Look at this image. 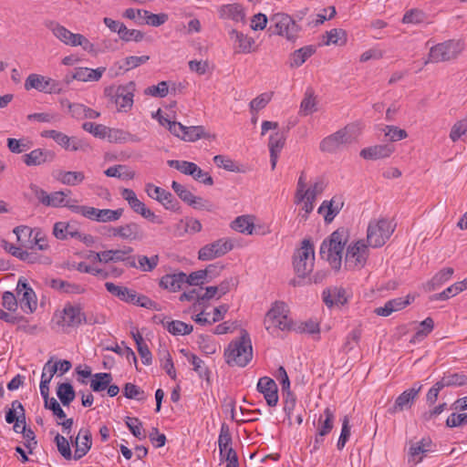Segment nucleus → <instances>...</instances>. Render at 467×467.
Returning <instances> with one entry per match:
<instances>
[{
  "label": "nucleus",
  "instance_id": "1",
  "mask_svg": "<svg viewBox=\"0 0 467 467\" xmlns=\"http://www.w3.org/2000/svg\"><path fill=\"white\" fill-rule=\"evenodd\" d=\"M348 231L345 227L337 228L320 245V256L327 260L331 267L339 270L344 247L348 240Z\"/></svg>",
  "mask_w": 467,
  "mask_h": 467
},
{
  "label": "nucleus",
  "instance_id": "2",
  "mask_svg": "<svg viewBox=\"0 0 467 467\" xmlns=\"http://www.w3.org/2000/svg\"><path fill=\"white\" fill-rule=\"evenodd\" d=\"M225 362L231 366L244 368L253 358V347L250 336L245 329L239 337L233 339L224 349Z\"/></svg>",
  "mask_w": 467,
  "mask_h": 467
},
{
  "label": "nucleus",
  "instance_id": "3",
  "mask_svg": "<svg viewBox=\"0 0 467 467\" xmlns=\"http://www.w3.org/2000/svg\"><path fill=\"white\" fill-rule=\"evenodd\" d=\"M362 126L359 122H352L336 132L325 137L319 143L323 152L336 153L342 145L356 142L361 134Z\"/></svg>",
  "mask_w": 467,
  "mask_h": 467
},
{
  "label": "nucleus",
  "instance_id": "4",
  "mask_svg": "<svg viewBox=\"0 0 467 467\" xmlns=\"http://www.w3.org/2000/svg\"><path fill=\"white\" fill-rule=\"evenodd\" d=\"M288 313L289 310L285 303L275 302L265 315V329L269 333H273L276 328L282 331L290 330L292 328V321L288 318Z\"/></svg>",
  "mask_w": 467,
  "mask_h": 467
},
{
  "label": "nucleus",
  "instance_id": "5",
  "mask_svg": "<svg viewBox=\"0 0 467 467\" xmlns=\"http://www.w3.org/2000/svg\"><path fill=\"white\" fill-rule=\"evenodd\" d=\"M463 50V43L460 40H447L437 44L430 49L429 59L425 61V65L429 62L439 63L456 59Z\"/></svg>",
  "mask_w": 467,
  "mask_h": 467
},
{
  "label": "nucleus",
  "instance_id": "6",
  "mask_svg": "<svg viewBox=\"0 0 467 467\" xmlns=\"http://www.w3.org/2000/svg\"><path fill=\"white\" fill-rule=\"evenodd\" d=\"M315 249L313 243L305 239L302 246L295 253L294 268L298 277L305 278L314 268Z\"/></svg>",
  "mask_w": 467,
  "mask_h": 467
},
{
  "label": "nucleus",
  "instance_id": "7",
  "mask_svg": "<svg viewBox=\"0 0 467 467\" xmlns=\"http://www.w3.org/2000/svg\"><path fill=\"white\" fill-rule=\"evenodd\" d=\"M394 232V226L385 218L371 221L367 230L368 245L378 248L383 246Z\"/></svg>",
  "mask_w": 467,
  "mask_h": 467
},
{
  "label": "nucleus",
  "instance_id": "8",
  "mask_svg": "<svg viewBox=\"0 0 467 467\" xmlns=\"http://www.w3.org/2000/svg\"><path fill=\"white\" fill-rule=\"evenodd\" d=\"M270 20L273 25L270 26L268 30L272 31V34L285 36L291 42L296 41L301 27L290 16L277 13L273 15Z\"/></svg>",
  "mask_w": 467,
  "mask_h": 467
},
{
  "label": "nucleus",
  "instance_id": "9",
  "mask_svg": "<svg viewBox=\"0 0 467 467\" xmlns=\"http://www.w3.org/2000/svg\"><path fill=\"white\" fill-rule=\"evenodd\" d=\"M135 87L133 81L117 88L109 87L105 88V95L109 98L111 102L115 103L119 111L127 112L133 105Z\"/></svg>",
  "mask_w": 467,
  "mask_h": 467
},
{
  "label": "nucleus",
  "instance_id": "10",
  "mask_svg": "<svg viewBox=\"0 0 467 467\" xmlns=\"http://www.w3.org/2000/svg\"><path fill=\"white\" fill-rule=\"evenodd\" d=\"M233 439L228 424L223 422L218 438L221 460L227 462L226 467H239L238 456L232 447Z\"/></svg>",
  "mask_w": 467,
  "mask_h": 467
},
{
  "label": "nucleus",
  "instance_id": "11",
  "mask_svg": "<svg viewBox=\"0 0 467 467\" xmlns=\"http://www.w3.org/2000/svg\"><path fill=\"white\" fill-rule=\"evenodd\" d=\"M368 246L363 240L350 244L345 255V265L349 269L364 267L368 257Z\"/></svg>",
  "mask_w": 467,
  "mask_h": 467
},
{
  "label": "nucleus",
  "instance_id": "12",
  "mask_svg": "<svg viewBox=\"0 0 467 467\" xmlns=\"http://www.w3.org/2000/svg\"><path fill=\"white\" fill-rule=\"evenodd\" d=\"M25 88L30 90L35 88L40 92L48 94H59L63 91L60 82L38 74H30L25 81Z\"/></svg>",
  "mask_w": 467,
  "mask_h": 467
},
{
  "label": "nucleus",
  "instance_id": "13",
  "mask_svg": "<svg viewBox=\"0 0 467 467\" xmlns=\"http://www.w3.org/2000/svg\"><path fill=\"white\" fill-rule=\"evenodd\" d=\"M122 198L128 202L130 207L134 213L140 214L143 218L151 223L161 224L163 222L160 216L156 215L150 209H149L144 202L140 201L131 189L123 188L120 192Z\"/></svg>",
  "mask_w": 467,
  "mask_h": 467
},
{
  "label": "nucleus",
  "instance_id": "14",
  "mask_svg": "<svg viewBox=\"0 0 467 467\" xmlns=\"http://www.w3.org/2000/svg\"><path fill=\"white\" fill-rule=\"evenodd\" d=\"M16 291L22 310L27 314L33 313L37 306L36 296L26 278L21 276L18 279Z\"/></svg>",
  "mask_w": 467,
  "mask_h": 467
},
{
  "label": "nucleus",
  "instance_id": "15",
  "mask_svg": "<svg viewBox=\"0 0 467 467\" xmlns=\"http://www.w3.org/2000/svg\"><path fill=\"white\" fill-rule=\"evenodd\" d=\"M234 245L229 239H218L213 243L202 246L198 252V259L209 261L226 254L233 249Z\"/></svg>",
  "mask_w": 467,
  "mask_h": 467
},
{
  "label": "nucleus",
  "instance_id": "16",
  "mask_svg": "<svg viewBox=\"0 0 467 467\" xmlns=\"http://www.w3.org/2000/svg\"><path fill=\"white\" fill-rule=\"evenodd\" d=\"M145 192L149 197L158 201L165 209L174 212L180 209V202L170 192L152 183L146 184Z\"/></svg>",
  "mask_w": 467,
  "mask_h": 467
},
{
  "label": "nucleus",
  "instance_id": "17",
  "mask_svg": "<svg viewBox=\"0 0 467 467\" xmlns=\"http://www.w3.org/2000/svg\"><path fill=\"white\" fill-rule=\"evenodd\" d=\"M421 388L422 385H420L419 388H410L404 390L396 398L394 404L388 409V413L394 415L398 412L410 409L418 398Z\"/></svg>",
  "mask_w": 467,
  "mask_h": 467
},
{
  "label": "nucleus",
  "instance_id": "18",
  "mask_svg": "<svg viewBox=\"0 0 467 467\" xmlns=\"http://www.w3.org/2000/svg\"><path fill=\"white\" fill-rule=\"evenodd\" d=\"M82 322L92 325L96 321L92 322L91 319H87V317L78 306L67 305L64 307L61 321L63 326L78 327Z\"/></svg>",
  "mask_w": 467,
  "mask_h": 467
},
{
  "label": "nucleus",
  "instance_id": "19",
  "mask_svg": "<svg viewBox=\"0 0 467 467\" xmlns=\"http://www.w3.org/2000/svg\"><path fill=\"white\" fill-rule=\"evenodd\" d=\"M257 390L264 394L266 403L274 407L278 402L277 385L274 379L268 377H263L257 383Z\"/></svg>",
  "mask_w": 467,
  "mask_h": 467
},
{
  "label": "nucleus",
  "instance_id": "20",
  "mask_svg": "<svg viewBox=\"0 0 467 467\" xmlns=\"http://www.w3.org/2000/svg\"><path fill=\"white\" fill-rule=\"evenodd\" d=\"M74 460L78 461L83 458L92 446V435L88 429L82 428L79 430L75 442Z\"/></svg>",
  "mask_w": 467,
  "mask_h": 467
},
{
  "label": "nucleus",
  "instance_id": "21",
  "mask_svg": "<svg viewBox=\"0 0 467 467\" xmlns=\"http://www.w3.org/2000/svg\"><path fill=\"white\" fill-rule=\"evenodd\" d=\"M322 296L328 307L341 306L348 302L347 292L343 287H328L323 291Z\"/></svg>",
  "mask_w": 467,
  "mask_h": 467
},
{
  "label": "nucleus",
  "instance_id": "22",
  "mask_svg": "<svg viewBox=\"0 0 467 467\" xmlns=\"http://www.w3.org/2000/svg\"><path fill=\"white\" fill-rule=\"evenodd\" d=\"M285 133L280 130H277L269 137L268 147L272 170H275L276 166L278 155L285 146Z\"/></svg>",
  "mask_w": 467,
  "mask_h": 467
},
{
  "label": "nucleus",
  "instance_id": "23",
  "mask_svg": "<svg viewBox=\"0 0 467 467\" xmlns=\"http://www.w3.org/2000/svg\"><path fill=\"white\" fill-rule=\"evenodd\" d=\"M394 151V146L391 144H379L360 150L359 155L365 160H379L389 157Z\"/></svg>",
  "mask_w": 467,
  "mask_h": 467
},
{
  "label": "nucleus",
  "instance_id": "24",
  "mask_svg": "<svg viewBox=\"0 0 467 467\" xmlns=\"http://www.w3.org/2000/svg\"><path fill=\"white\" fill-rule=\"evenodd\" d=\"M105 287L107 291L110 293L112 296L118 297L119 299L126 303L134 305V302L138 296L135 290L126 286L115 285L114 283L111 282H107L105 284Z\"/></svg>",
  "mask_w": 467,
  "mask_h": 467
},
{
  "label": "nucleus",
  "instance_id": "25",
  "mask_svg": "<svg viewBox=\"0 0 467 467\" xmlns=\"http://www.w3.org/2000/svg\"><path fill=\"white\" fill-rule=\"evenodd\" d=\"M185 281H187L186 274L183 272L168 274L161 278L159 285L170 292H176L182 288V285L185 284Z\"/></svg>",
  "mask_w": 467,
  "mask_h": 467
},
{
  "label": "nucleus",
  "instance_id": "26",
  "mask_svg": "<svg viewBox=\"0 0 467 467\" xmlns=\"http://www.w3.org/2000/svg\"><path fill=\"white\" fill-rule=\"evenodd\" d=\"M317 51L315 46H305L297 50H295L289 57V67L296 68L302 66L307 58L314 55Z\"/></svg>",
  "mask_w": 467,
  "mask_h": 467
},
{
  "label": "nucleus",
  "instance_id": "27",
  "mask_svg": "<svg viewBox=\"0 0 467 467\" xmlns=\"http://www.w3.org/2000/svg\"><path fill=\"white\" fill-rule=\"evenodd\" d=\"M220 17L223 19H231L236 22L244 21L245 14L240 4L223 5L219 9Z\"/></svg>",
  "mask_w": 467,
  "mask_h": 467
},
{
  "label": "nucleus",
  "instance_id": "28",
  "mask_svg": "<svg viewBox=\"0 0 467 467\" xmlns=\"http://www.w3.org/2000/svg\"><path fill=\"white\" fill-rule=\"evenodd\" d=\"M144 236L142 228L135 222L120 225V238L123 240L141 241Z\"/></svg>",
  "mask_w": 467,
  "mask_h": 467
},
{
  "label": "nucleus",
  "instance_id": "29",
  "mask_svg": "<svg viewBox=\"0 0 467 467\" xmlns=\"http://www.w3.org/2000/svg\"><path fill=\"white\" fill-rule=\"evenodd\" d=\"M230 37L232 40L234 39L235 43H238V49L235 50L236 53L248 54L252 52V47L254 44L253 37L244 35L242 32L235 29L230 32Z\"/></svg>",
  "mask_w": 467,
  "mask_h": 467
},
{
  "label": "nucleus",
  "instance_id": "30",
  "mask_svg": "<svg viewBox=\"0 0 467 467\" xmlns=\"http://www.w3.org/2000/svg\"><path fill=\"white\" fill-rule=\"evenodd\" d=\"M335 420L334 411L330 408H326L323 414L318 419V435L326 436L333 429Z\"/></svg>",
  "mask_w": 467,
  "mask_h": 467
},
{
  "label": "nucleus",
  "instance_id": "31",
  "mask_svg": "<svg viewBox=\"0 0 467 467\" xmlns=\"http://www.w3.org/2000/svg\"><path fill=\"white\" fill-rule=\"evenodd\" d=\"M454 273V269L452 267H445L440 270L427 283V288L429 291H433L440 286H441L444 283H446Z\"/></svg>",
  "mask_w": 467,
  "mask_h": 467
},
{
  "label": "nucleus",
  "instance_id": "32",
  "mask_svg": "<svg viewBox=\"0 0 467 467\" xmlns=\"http://www.w3.org/2000/svg\"><path fill=\"white\" fill-rule=\"evenodd\" d=\"M53 234L59 240H65L68 235L74 238L81 237L78 230L73 229L69 223L64 222H57L54 224Z\"/></svg>",
  "mask_w": 467,
  "mask_h": 467
},
{
  "label": "nucleus",
  "instance_id": "33",
  "mask_svg": "<svg viewBox=\"0 0 467 467\" xmlns=\"http://www.w3.org/2000/svg\"><path fill=\"white\" fill-rule=\"evenodd\" d=\"M109 142L115 143H124L129 140L133 142H139L140 140L136 135L130 134L128 131L118 130V129H109L106 136Z\"/></svg>",
  "mask_w": 467,
  "mask_h": 467
},
{
  "label": "nucleus",
  "instance_id": "34",
  "mask_svg": "<svg viewBox=\"0 0 467 467\" xmlns=\"http://www.w3.org/2000/svg\"><path fill=\"white\" fill-rule=\"evenodd\" d=\"M57 395L64 406H68L76 398L75 389L68 382H63L57 385Z\"/></svg>",
  "mask_w": 467,
  "mask_h": 467
},
{
  "label": "nucleus",
  "instance_id": "35",
  "mask_svg": "<svg viewBox=\"0 0 467 467\" xmlns=\"http://www.w3.org/2000/svg\"><path fill=\"white\" fill-rule=\"evenodd\" d=\"M181 352L187 358V359L193 366V370L199 375L202 379H209L210 371L204 362L197 357L195 354H191L186 352L184 349H182Z\"/></svg>",
  "mask_w": 467,
  "mask_h": 467
},
{
  "label": "nucleus",
  "instance_id": "36",
  "mask_svg": "<svg viewBox=\"0 0 467 467\" xmlns=\"http://www.w3.org/2000/svg\"><path fill=\"white\" fill-rule=\"evenodd\" d=\"M214 135L211 136L210 133L206 132L203 126H185L184 135L182 136V140L187 141H195L202 138L214 139Z\"/></svg>",
  "mask_w": 467,
  "mask_h": 467
},
{
  "label": "nucleus",
  "instance_id": "37",
  "mask_svg": "<svg viewBox=\"0 0 467 467\" xmlns=\"http://www.w3.org/2000/svg\"><path fill=\"white\" fill-rule=\"evenodd\" d=\"M231 227L239 233L252 234L254 225L249 216L241 215L232 222Z\"/></svg>",
  "mask_w": 467,
  "mask_h": 467
},
{
  "label": "nucleus",
  "instance_id": "38",
  "mask_svg": "<svg viewBox=\"0 0 467 467\" xmlns=\"http://www.w3.org/2000/svg\"><path fill=\"white\" fill-rule=\"evenodd\" d=\"M431 443L430 440L422 439L421 441L413 443L410 447L409 451V462H413L414 464H418L422 461V457L416 458L420 454H425L428 450L426 449L427 446Z\"/></svg>",
  "mask_w": 467,
  "mask_h": 467
},
{
  "label": "nucleus",
  "instance_id": "39",
  "mask_svg": "<svg viewBox=\"0 0 467 467\" xmlns=\"http://www.w3.org/2000/svg\"><path fill=\"white\" fill-rule=\"evenodd\" d=\"M111 381L112 376L110 373H96L95 375H93V379L90 382V388L95 392H100L105 390Z\"/></svg>",
  "mask_w": 467,
  "mask_h": 467
},
{
  "label": "nucleus",
  "instance_id": "40",
  "mask_svg": "<svg viewBox=\"0 0 467 467\" xmlns=\"http://www.w3.org/2000/svg\"><path fill=\"white\" fill-rule=\"evenodd\" d=\"M45 25L61 42H63L66 45L68 44V41L72 34L71 31L67 29L65 26L59 25L56 21H47Z\"/></svg>",
  "mask_w": 467,
  "mask_h": 467
},
{
  "label": "nucleus",
  "instance_id": "41",
  "mask_svg": "<svg viewBox=\"0 0 467 467\" xmlns=\"http://www.w3.org/2000/svg\"><path fill=\"white\" fill-rule=\"evenodd\" d=\"M85 175L82 171H64L58 173L57 180L66 185L75 186L82 182Z\"/></svg>",
  "mask_w": 467,
  "mask_h": 467
},
{
  "label": "nucleus",
  "instance_id": "42",
  "mask_svg": "<svg viewBox=\"0 0 467 467\" xmlns=\"http://www.w3.org/2000/svg\"><path fill=\"white\" fill-rule=\"evenodd\" d=\"M47 151H44L41 149H36L23 155V161L27 166H38L47 161Z\"/></svg>",
  "mask_w": 467,
  "mask_h": 467
},
{
  "label": "nucleus",
  "instance_id": "43",
  "mask_svg": "<svg viewBox=\"0 0 467 467\" xmlns=\"http://www.w3.org/2000/svg\"><path fill=\"white\" fill-rule=\"evenodd\" d=\"M169 19L168 14H152L150 11L143 12V21H138V25H148L151 26H160L165 24Z\"/></svg>",
  "mask_w": 467,
  "mask_h": 467
},
{
  "label": "nucleus",
  "instance_id": "44",
  "mask_svg": "<svg viewBox=\"0 0 467 467\" xmlns=\"http://www.w3.org/2000/svg\"><path fill=\"white\" fill-rule=\"evenodd\" d=\"M104 173L108 177H116L119 179L131 180L135 177V172L133 171L128 170L125 165H114L108 168Z\"/></svg>",
  "mask_w": 467,
  "mask_h": 467
},
{
  "label": "nucleus",
  "instance_id": "45",
  "mask_svg": "<svg viewBox=\"0 0 467 467\" xmlns=\"http://www.w3.org/2000/svg\"><path fill=\"white\" fill-rule=\"evenodd\" d=\"M166 329L172 335H189L192 332L193 327L180 320L167 321Z\"/></svg>",
  "mask_w": 467,
  "mask_h": 467
},
{
  "label": "nucleus",
  "instance_id": "46",
  "mask_svg": "<svg viewBox=\"0 0 467 467\" xmlns=\"http://www.w3.org/2000/svg\"><path fill=\"white\" fill-rule=\"evenodd\" d=\"M327 40L324 44L329 46L331 44L343 46L347 43V33L341 28H334L326 32Z\"/></svg>",
  "mask_w": 467,
  "mask_h": 467
},
{
  "label": "nucleus",
  "instance_id": "47",
  "mask_svg": "<svg viewBox=\"0 0 467 467\" xmlns=\"http://www.w3.org/2000/svg\"><path fill=\"white\" fill-rule=\"evenodd\" d=\"M441 389L451 386H463L467 384V376L459 373L444 375L439 381H437Z\"/></svg>",
  "mask_w": 467,
  "mask_h": 467
},
{
  "label": "nucleus",
  "instance_id": "48",
  "mask_svg": "<svg viewBox=\"0 0 467 467\" xmlns=\"http://www.w3.org/2000/svg\"><path fill=\"white\" fill-rule=\"evenodd\" d=\"M317 102L312 89H307L305 93V97L301 101L300 113L304 116L312 114L317 110Z\"/></svg>",
  "mask_w": 467,
  "mask_h": 467
},
{
  "label": "nucleus",
  "instance_id": "49",
  "mask_svg": "<svg viewBox=\"0 0 467 467\" xmlns=\"http://www.w3.org/2000/svg\"><path fill=\"white\" fill-rule=\"evenodd\" d=\"M420 328L410 339V343H416L418 341L423 340L433 330L434 321L431 317H427L422 322H420Z\"/></svg>",
  "mask_w": 467,
  "mask_h": 467
},
{
  "label": "nucleus",
  "instance_id": "50",
  "mask_svg": "<svg viewBox=\"0 0 467 467\" xmlns=\"http://www.w3.org/2000/svg\"><path fill=\"white\" fill-rule=\"evenodd\" d=\"M335 201L332 199L331 201H324L320 207L318 208V213H323L325 210H327V213L324 216L325 221L327 223H330L333 221L334 217L339 213L343 203L338 205H334Z\"/></svg>",
  "mask_w": 467,
  "mask_h": 467
},
{
  "label": "nucleus",
  "instance_id": "51",
  "mask_svg": "<svg viewBox=\"0 0 467 467\" xmlns=\"http://www.w3.org/2000/svg\"><path fill=\"white\" fill-rule=\"evenodd\" d=\"M124 210L119 208L117 210L99 209L98 212L97 222L109 223L118 221L123 214Z\"/></svg>",
  "mask_w": 467,
  "mask_h": 467
},
{
  "label": "nucleus",
  "instance_id": "52",
  "mask_svg": "<svg viewBox=\"0 0 467 467\" xmlns=\"http://www.w3.org/2000/svg\"><path fill=\"white\" fill-rule=\"evenodd\" d=\"M125 423L136 438L139 440L146 438L145 431L142 428V422L138 418L127 417Z\"/></svg>",
  "mask_w": 467,
  "mask_h": 467
},
{
  "label": "nucleus",
  "instance_id": "53",
  "mask_svg": "<svg viewBox=\"0 0 467 467\" xmlns=\"http://www.w3.org/2000/svg\"><path fill=\"white\" fill-rule=\"evenodd\" d=\"M67 208L76 213H79L86 218H88L93 221H97L98 212L99 209L95 207L86 206V205H67Z\"/></svg>",
  "mask_w": 467,
  "mask_h": 467
},
{
  "label": "nucleus",
  "instance_id": "54",
  "mask_svg": "<svg viewBox=\"0 0 467 467\" xmlns=\"http://www.w3.org/2000/svg\"><path fill=\"white\" fill-rule=\"evenodd\" d=\"M54 441L57 447L58 451L66 460L72 459V452L68 441L59 433L55 436Z\"/></svg>",
  "mask_w": 467,
  "mask_h": 467
},
{
  "label": "nucleus",
  "instance_id": "55",
  "mask_svg": "<svg viewBox=\"0 0 467 467\" xmlns=\"http://www.w3.org/2000/svg\"><path fill=\"white\" fill-rule=\"evenodd\" d=\"M168 165L171 168H174L180 171L182 173L185 175H192V171H195L196 164L194 162L187 161H176L171 160L168 161Z\"/></svg>",
  "mask_w": 467,
  "mask_h": 467
},
{
  "label": "nucleus",
  "instance_id": "56",
  "mask_svg": "<svg viewBox=\"0 0 467 467\" xmlns=\"http://www.w3.org/2000/svg\"><path fill=\"white\" fill-rule=\"evenodd\" d=\"M150 59V57L149 56H141V57H137V56H130V57H127L124 60H123V65H120L119 66V69H124L125 71H129L132 68H135L146 62H148Z\"/></svg>",
  "mask_w": 467,
  "mask_h": 467
},
{
  "label": "nucleus",
  "instance_id": "57",
  "mask_svg": "<svg viewBox=\"0 0 467 467\" xmlns=\"http://www.w3.org/2000/svg\"><path fill=\"white\" fill-rule=\"evenodd\" d=\"M138 264V267L140 268L141 271L150 272L158 265L159 255L155 254L151 257H148L146 255H139Z\"/></svg>",
  "mask_w": 467,
  "mask_h": 467
},
{
  "label": "nucleus",
  "instance_id": "58",
  "mask_svg": "<svg viewBox=\"0 0 467 467\" xmlns=\"http://www.w3.org/2000/svg\"><path fill=\"white\" fill-rule=\"evenodd\" d=\"M67 196V193L65 192H55L48 195V199L47 200V205L46 206H52V207H60L65 206L67 207V205H71L69 203V201H67L65 197Z\"/></svg>",
  "mask_w": 467,
  "mask_h": 467
},
{
  "label": "nucleus",
  "instance_id": "59",
  "mask_svg": "<svg viewBox=\"0 0 467 467\" xmlns=\"http://www.w3.org/2000/svg\"><path fill=\"white\" fill-rule=\"evenodd\" d=\"M82 129L95 137L104 139L107 136L108 128L102 124H97L94 122H84Z\"/></svg>",
  "mask_w": 467,
  "mask_h": 467
},
{
  "label": "nucleus",
  "instance_id": "60",
  "mask_svg": "<svg viewBox=\"0 0 467 467\" xmlns=\"http://www.w3.org/2000/svg\"><path fill=\"white\" fill-rule=\"evenodd\" d=\"M123 395L127 399L141 400L144 399V391L133 383H126L123 388Z\"/></svg>",
  "mask_w": 467,
  "mask_h": 467
},
{
  "label": "nucleus",
  "instance_id": "61",
  "mask_svg": "<svg viewBox=\"0 0 467 467\" xmlns=\"http://www.w3.org/2000/svg\"><path fill=\"white\" fill-rule=\"evenodd\" d=\"M208 274L209 267L192 272L189 275H186L187 281H185V284H189L190 285H201L204 283Z\"/></svg>",
  "mask_w": 467,
  "mask_h": 467
},
{
  "label": "nucleus",
  "instance_id": "62",
  "mask_svg": "<svg viewBox=\"0 0 467 467\" xmlns=\"http://www.w3.org/2000/svg\"><path fill=\"white\" fill-rule=\"evenodd\" d=\"M144 93L157 98H164L169 93V85L166 81H161L156 86L148 87Z\"/></svg>",
  "mask_w": 467,
  "mask_h": 467
},
{
  "label": "nucleus",
  "instance_id": "63",
  "mask_svg": "<svg viewBox=\"0 0 467 467\" xmlns=\"http://www.w3.org/2000/svg\"><path fill=\"white\" fill-rule=\"evenodd\" d=\"M171 188L182 201L186 202L188 205L190 204L194 196L193 193H192L185 186L175 181L172 182Z\"/></svg>",
  "mask_w": 467,
  "mask_h": 467
},
{
  "label": "nucleus",
  "instance_id": "64",
  "mask_svg": "<svg viewBox=\"0 0 467 467\" xmlns=\"http://www.w3.org/2000/svg\"><path fill=\"white\" fill-rule=\"evenodd\" d=\"M425 19L424 13L420 9H410L407 11L402 18L404 24H420Z\"/></svg>",
  "mask_w": 467,
  "mask_h": 467
}]
</instances>
